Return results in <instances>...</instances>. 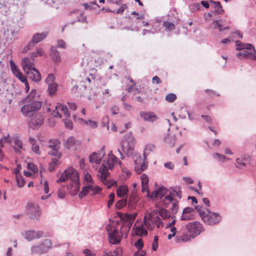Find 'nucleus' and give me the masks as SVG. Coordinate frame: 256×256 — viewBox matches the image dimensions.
Listing matches in <instances>:
<instances>
[{
	"instance_id": "obj_1",
	"label": "nucleus",
	"mask_w": 256,
	"mask_h": 256,
	"mask_svg": "<svg viewBox=\"0 0 256 256\" xmlns=\"http://www.w3.org/2000/svg\"><path fill=\"white\" fill-rule=\"evenodd\" d=\"M117 164L121 165L122 162L118 161L117 158L112 154V151H110L104 158V157L102 164L98 170V176L100 180L108 188L111 186L109 182V170H112Z\"/></svg>"
},
{
	"instance_id": "obj_28",
	"label": "nucleus",
	"mask_w": 256,
	"mask_h": 256,
	"mask_svg": "<svg viewBox=\"0 0 256 256\" xmlns=\"http://www.w3.org/2000/svg\"><path fill=\"white\" fill-rule=\"evenodd\" d=\"M168 191L164 187H160L158 189L154 190L152 194L150 197L155 198H160V200L168 194Z\"/></svg>"
},
{
	"instance_id": "obj_52",
	"label": "nucleus",
	"mask_w": 256,
	"mask_h": 256,
	"mask_svg": "<svg viewBox=\"0 0 256 256\" xmlns=\"http://www.w3.org/2000/svg\"><path fill=\"white\" fill-rule=\"evenodd\" d=\"M44 54V50L41 48H38L36 49V52H33L31 54L32 58L34 59L35 57L38 56H41Z\"/></svg>"
},
{
	"instance_id": "obj_42",
	"label": "nucleus",
	"mask_w": 256,
	"mask_h": 256,
	"mask_svg": "<svg viewBox=\"0 0 256 256\" xmlns=\"http://www.w3.org/2000/svg\"><path fill=\"white\" fill-rule=\"evenodd\" d=\"M210 2L213 7L217 8V9L216 10V12L218 14H220L223 12V10L219 2H214L211 0Z\"/></svg>"
},
{
	"instance_id": "obj_51",
	"label": "nucleus",
	"mask_w": 256,
	"mask_h": 256,
	"mask_svg": "<svg viewBox=\"0 0 256 256\" xmlns=\"http://www.w3.org/2000/svg\"><path fill=\"white\" fill-rule=\"evenodd\" d=\"M108 122H109V118L108 116H104L102 120V126H106L107 130H110V127L108 126Z\"/></svg>"
},
{
	"instance_id": "obj_27",
	"label": "nucleus",
	"mask_w": 256,
	"mask_h": 256,
	"mask_svg": "<svg viewBox=\"0 0 256 256\" xmlns=\"http://www.w3.org/2000/svg\"><path fill=\"white\" fill-rule=\"evenodd\" d=\"M172 218H173L172 221L171 222L168 224L166 227V228H170L171 232V234H168V240H171L172 237L176 236V240L177 242V236H178V233L180 230H177V228L174 226V224L176 223L175 217L174 216H172Z\"/></svg>"
},
{
	"instance_id": "obj_9",
	"label": "nucleus",
	"mask_w": 256,
	"mask_h": 256,
	"mask_svg": "<svg viewBox=\"0 0 256 256\" xmlns=\"http://www.w3.org/2000/svg\"><path fill=\"white\" fill-rule=\"evenodd\" d=\"M22 66L24 72L29 76V78L35 82H38L40 80V75L36 69L34 64L28 58H22Z\"/></svg>"
},
{
	"instance_id": "obj_11",
	"label": "nucleus",
	"mask_w": 256,
	"mask_h": 256,
	"mask_svg": "<svg viewBox=\"0 0 256 256\" xmlns=\"http://www.w3.org/2000/svg\"><path fill=\"white\" fill-rule=\"evenodd\" d=\"M26 212L29 218L34 221L39 220L42 215L39 206L34 202H29L27 204Z\"/></svg>"
},
{
	"instance_id": "obj_5",
	"label": "nucleus",
	"mask_w": 256,
	"mask_h": 256,
	"mask_svg": "<svg viewBox=\"0 0 256 256\" xmlns=\"http://www.w3.org/2000/svg\"><path fill=\"white\" fill-rule=\"evenodd\" d=\"M181 198L182 192L180 188L178 187L176 188L172 191H170L160 200L166 206H168L170 204H172V211L174 214H176L178 210L177 198L180 199Z\"/></svg>"
},
{
	"instance_id": "obj_21",
	"label": "nucleus",
	"mask_w": 256,
	"mask_h": 256,
	"mask_svg": "<svg viewBox=\"0 0 256 256\" xmlns=\"http://www.w3.org/2000/svg\"><path fill=\"white\" fill-rule=\"evenodd\" d=\"M108 240L110 244H118L120 242L122 238V234L117 229L114 228L111 231H110L108 229Z\"/></svg>"
},
{
	"instance_id": "obj_58",
	"label": "nucleus",
	"mask_w": 256,
	"mask_h": 256,
	"mask_svg": "<svg viewBox=\"0 0 256 256\" xmlns=\"http://www.w3.org/2000/svg\"><path fill=\"white\" fill-rule=\"evenodd\" d=\"M84 181L88 182V184H91L92 183V178L90 174L88 173H84Z\"/></svg>"
},
{
	"instance_id": "obj_56",
	"label": "nucleus",
	"mask_w": 256,
	"mask_h": 256,
	"mask_svg": "<svg viewBox=\"0 0 256 256\" xmlns=\"http://www.w3.org/2000/svg\"><path fill=\"white\" fill-rule=\"evenodd\" d=\"M213 28H218L220 31L222 30V25L220 24V20H214L213 22Z\"/></svg>"
},
{
	"instance_id": "obj_25",
	"label": "nucleus",
	"mask_w": 256,
	"mask_h": 256,
	"mask_svg": "<svg viewBox=\"0 0 256 256\" xmlns=\"http://www.w3.org/2000/svg\"><path fill=\"white\" fill-rule=\"evenodd\" d=\"M79 144L80 142L78 140L74 137L70 136L64 142V146L67 150H74L76 149Z\"/></svg>"
},
{
	"instance_id": "obj_14",
	"label": "nucleus",
	"mask_w": 256,
	"mask_h": 256,
	"mask_svg": "<svg viewBox=\"0 0 256 256\" xmlns=\"http://www.w3.org/2000/svg\"><path fill=\"white\" fill-rule=\"evenodd\" d=\"M102 190L100 186L94 185L92 184H88L87 186L82 188V191L78 194L80 198H82L88 194L92 192L91 195H96L99 194Z\"/></svg>"
},
{
	"instance_id": "obj_32",
	"label": "nucleus",
	"mask_w": 256,
	"mask_h": 256,
	"mask_svg": "<svg viewBox=\"0 0 256 256\" xmlns=\"http://www.w3.org/2000/svg\"><path fill=\"white\" fill-rule=\"evenodd\" d=\"M44 253H46L52 248V243L50 239H44L39 242Z\"/></svg>"
},
{
	"instance_id": "obj_40",
	"label": "nucleus",
	"mask_w": 256,
	"mask_h": 256,
	"mask_svg": "<svg viewBox=\"0 0 256 256\" xmlns=\"http://www.w3.org/2000/svg\"><path fill=\"white\" fill-rule=\"evenodd\" d=\"M212 156L216 160L222 162H225L227 160H229V158L226 157L225 156L216 152L213 154Z\"/></svg>"
},
{
	"instance_id": "obj_13",
	"label": "nucleus",
	"mask_w": 256,
	"mask_h": 256,
	"mask_svg": "<svg viewBox=\"0 0 256 256\" xmlns=\"http://www.w3.org/2000/svg\"><path fill=\"white\" fill-rule=\"evenodd\" d=\"M4 142L8 143H13L14 145V148L16 153L20 154L22 150H24V146L22 140L18 136H14L10 138L9 135L4 136L3 138Z\"/></svg>"
},
{
	"instance_id": "obj_64",
	"label": "nucleus",
	"mask_w": 256,
	"mask_h": 256,
	"mask_svg": "<svg viewBox=\"0 0 256 256\" xmlns=\"http://www.w3.org/2000/svg\"><path fill=\"white\" fill-rule=\"evenodd\" d=\"M146 252L142 250H138L135 252L134 256H145Z\"/></svg>"
},
{
	"instance_id": "obj_10",
	"label": "nucleus",
	"mask_w": 256,
	"mask_h": 256,
	"mask_svg": "<svg viewBox=\"0 0 256 256\" xmlns=\"http://www.w3.org/2000/svg\"><path fill=\"white\" fill-rule=\"evenodd\" d=\"M25 104L21 108V111L25 116H32L41 108L42 103L38 100H25Z\"/></svg>"
},
{
	"instance_id": "obj_8",
	"label": "nucleus",
	"mask_w": 256,
	"mask_h": 256,
	"mask_svg": "<svg viewBox=\"0 0 256 256\" xmlns=\"http://www.w3.org/2000/svg\"><path fill=\"white\" fill-rule=\"evenodd\" d=\"M196 209L206 224L211 226L216 225L222 220L221 216L218 212H212L208 210H206L205 211L202 210L201 208L199 206H196Z\"/></svg>"
},
{
	"instance_id": "obj_53",
	"label": "nucleus",
	"mask_w": 256,
	"mask_h": 256,
	"mask_svg": "<svg viewBox=\"0 0 256 256\" xmlns=\"http://www.w3.org/2000/svg\"><path fill=\"white\" fill-rule=\"evenodd\" d=\"M176 95L172 93L169 94L166 96V100L170 102H173L176 99Z\"/></svg>"
},
{
	"instance_id": "obj_63",
	"label": "nucleus",
	"mask_w": 256,
	"mask_h": 256,
	"mask_svg": "<svg viewBox=\"0 0 256 256\" xmlns=\"http://www.w3.org/2000/svg\"><path fill=\"white\" fill-rule=\"evenodd\" d=\"M83 253L85 254V256H95V254L88 249L84 250Z\"/></svg>"
},
{
	"instance_id": "obj_29",
	"label": "nucleus",
	"mask_w": 256,
	"mask_h": 256,
	"mask_svg": "<svg viewBox=\"0 0 256 256\" xmlns=\"http://www.w3.org/2000/svg\"><path fill=\"white\" fill-rule=\"evenodd\" d=\"M140 114L144 121L154 122L158 119V116L152 112H142Z\"/></svg>"
},
{
	"instance_id": "obj_50",
	"label": "nucleus",
	"mask_w": 256,
	"mask_h": 256,
	"mask_svg": "<svg viewBox=\"0 0 256 256\" xmlns=\"http://www.w3.org/2000/svg\"><path fill=\"white\" fill-rule=\"evenodd\" d=\"M126 203L127 200H126L122 199L116 202V206L117 208L120 209L124 207L126 204Z\"/></svg>"
},
{
	"instance_id": "obj_22",
	"label": "nucleus",
	"mask_w": 256,
	"mask_h": 256,
	"mask_svg": "<svg viewBox=\"0 0 256 256\" xmlns=\"http://www.w3.org/2000/svg\"><path fill=\"white\" fill-rule=\"evenodd\" d=\"M145 226L148 228L144 223L139 224L136 222L132 228V234L140 236H146L148 232Z\"/></svg>"
},
{
	"instance_id": "obj_20",
	"label": "nucleus",
	"mask_w": 256,
	"mask_h": 256,
	"mask_svg": "<svg viewBox=\"0 0 256 256\" xmlns=\"http://www.w3.org/2000/svg\"><path fill=\"white\" fill-rule=\"evenodd\" d=\"M22 234L26 240L30 242L42 238L44 235V232L40 230H28L24 232Z\"/></svg>"
},
{
	"instance_id": "obj_2",
	"label": "nucleus",
	"mask_w": 256,
	"mask_h": 256,
	"mask_svg": "<svg viewBox=\"0 0 256 256\" xmlns=\"http://www.w3.org/2000/svg\"><path fill=\"white\" fill-rule=\"evenodd\" d=\"M70 180L68 185V192L72 196L76 194L80 190V178L78 172L72 166H68L56 182L60 183Z\"/></svg>"
},
{
	"instance_id": "obj_36",
	"label": "nucleus",
	"mask_w": 256,
	"mask_h": 256,
	"mask_svg": "<svg viewBox=\"0 0 256 256\" xmlns=\"http://www.w3.org/2000/svg\"><path fill=\"white\" fill-rule=\"evenodd\" d=\"M154 148L155 146L152 144H148L146 146L143 153L144 159H146L147 156L154 150Z\"/></svg>"
},
{
	"instance_id": "obj_45",
	"label": "nucleus",
	"mask_w": 256,
	"mask_h": 256,
	"mask_svg": "<svg viewBox=\"0 0 256 256\" xmlns=\"http://www.w3.org/2000/svg\"><path fill=\"white\" fill-rule=\"evenodd\" d=\"M122 252L120 248H118L114 252H110L104 254V256H118Z\"/></svg>"
},
{
	"instance_id": "obj_38",
	"label": "nucleus",
	"mask_w": 256,
	"mask_h": 256,
	"mask_svg": "<svg viewBox=\"0 0 256 256\" xmlns=\"http://www.w3.org/2000/svg\"><path fill=\"white\" fill-rule=\"evenodd\" d=\"M48 91L50 95H54L56 94L57 91L58 85L56 83H53L48 84Z\"/></svg>"
},
{
	"instance_id": "obj_15",
	"label": "nucleus",
	"mask_w": 256,
	"mask_h": 256,
	"mask_svg": "<svg viewBox=\"0 0 256 256\" xmlns=\"http://www.w3.org/2000/svg\"><path fill=\"white\" fill-rule=\"evenodd\" d=\"M137 215L136 212H134L131 214H126L124 218V223L122 226V232H128L134 220L136 217Z\"/></svg>"
},
{
	"instance_id": "obj_41",
	"label": "nucleus",
	"mask_w": 256,
	"mask_h": 256,
	"mask_svg": "<svg viewBox=\"0 0 256 256\" xmlns=\"http://www.w3.org/2000/svg\"><path fill=\"white\" fill-rule=\"evenodd\" d=\"M176 141V136H167L164 138V142L170 146H173L174 145Z\"/></svg>"
},
{
	"instance_id": "obj_44",
	"label": "nucleus",
	"mask_w": 256,
	"mask_h": 256,
	"mask_svg": "<svg viewBox=\"0 0 256 256\" xmlns=\"http://www.w3.org/2000/svg\"><path fill=\"white\" fill-rule=\"evenodd\" d=\"M163 26H164L167 31H171L174 29L175 26L174 24L168 21H164L163 22Z\"/></svg>"
},
{
	"instance_id": "obj_34",
	"label": "nucleus",
	"mask_w": 256,
	"mask_h": 256,
	"mask_svg": "<svg viewBox=\"0 0 256 256\" xmlns=\"http://www.w3.org/2000/svg\"><path fill=\"white\" fill-rule=\"evenodd\" d=\"M128 192V188L126 185L119 186L116 190L117 196L120 198L124 197Z\"/></svg>"
},
{
	"instance_id": "obj_16",
	"label": "nucleus",
	"mask_w": 256,
	"mask_h": 256,
	"mask_svg": "<svg viewBox=\"0 0 256 256\" xmlns=\"http://www.w3.org/2000/svg\"><path fill=\"white\" fill-rule=\"evenodd\" d=\"M48 34L47 32H42L41 33H36L34 34L32 42H30L27 46L24 48V52H27L28 50H30L31 47L34 46V44L40 42L44 38H45Z\"/></svg>"
},
{
	"instance_id": "obj_17",
	"label": "nucleus",
	"mask_w": 256,
	"mask_h": 256,
	"mask_svg": "<svg viewBox=\"0 0 256 256\" xmlns=\"http://www.w3.org/2000/svg\"><path fill=\"white\" fill-rule=\"evenodd\" d=\"M104 155V148L103 146L98 152H94L89 156V161L92 164H99Z\"/></svg>"
},
{
	"instance_id": "obj_60",
	"label": "nucleus",
	"mask_w": 256,
	"mask_h": 256,
	"mask_svg": "<svg viewBox=\"0 0 256 256\" xmlns=\"http://www.w3.org/2000/svg\"><path fill=\"white\" fill-rule=\"evenodd\" d=\"M114 198V194L111 193L109 196V200L108 202V207L110 208L112 204Z\"/></svg>"
},
{
	"instance_id": "obj_26",
	"label": "nucleus",
	"mask_w": 256,
	"mask_h": 256,
	"mask_svg": "<svg viewBox=\"0 0 256 256\" xmlns=\"http://www.w3.org/2000/svg\"><path fill=\"white\" fill-rule=\"evenodd\" d=\"M194 210L192 208L187 207L183 210L180 219L182 220H191L194 218Z\"/></svg>"
},
{
	"instance_id": "obj_33",
	"label": "nucleus",
	"mask_w": 256,
	"mask_h": 256,
	"mask_svg": "<svg viewBox=\"0 0 256 256\" xmlns=\"http://www.w3.org/2000/svg\"><path fill=\"white\" fill-rule=\"evenodd\" d=\"M28 142L31 145V149L32 151L37 154H40V147L38 144L36 143V140L32 137L28 138Z\"/></svg>"
},
{
	"instance_id": "obj_19",
	"label": "nucleus",
	"mask_w": 256,
	"mask_h": 256,
	"mask_svg": "<svg viewBox=\"0 0 256 256\" xmlns=\"http://www.w3.org/2000/svg\"><path fill=\"white\" fill-rule=\"evenodd\" d=\"M44 120L43 115L38 113L30 118L28 122L29 126L34 130H37L42 125Z\"/></svg>"
},
{
	"instance_id": "obj_23",
	"label": "nucleus",
	"mask_w": 256,
	"mask_h": 256,
	"mask_svg": "<svg viewBox=\"0 0 256 256\" xmlns=\"http://www.w3.org/2000/svg\"><path fill=\"white\" fill-rule=\"evenodd\" d=\"M62 112L66 118L70 116V114L68 112V108L66 106L62 105L60 104H58L56 106L54 110L52 112V115L54 117L58 116L59 118H62V116L60 114L59 112Z\"/></svg>"
},
{
	"instance_id": "obj_4",
	"label": "nucleus",
	"mask_w": 256,
	"mask_h": 256,
	"mask_svg": "<svg viewBox=\"0 0 256 256\" xmlns=\"http://www.w3.org/2000/svg\"><path fill=\"white\" fill-rule=\"evenodd\" d=\"M204 228L202 224L198 222H189L178 231L177 242H186L199 235Z\"/></svg>"
},
{
	"instance_id": "obj_7",
	"label": "nucleus",
	"mask_w": 256,
	"mask_h": 256,
	"mask_svg": "<svg viewBox=\"0 0 256 256\" xmlns=\"http://www.w3.org/2000/svg\"><path fill=\"white\" fill-rule=\"evenodd\" d=\"M135 146V138L131 132L126 134L120 142L121 150L118 149V152L120 156V158H124V154L130 156L132 154Z\"/></svg>"
},
{
	"instance_id": "obj_24",
	"label": "nucleus",
	"mask_w": 256,
	"mask_h": 256,
	"mask_svg": "<svg viewBox=\"0 0 256 256\" xmlns=\"http://www.w3.org/2000/svg\"><path fill=\"white\" fill-rule=\"evenodd\" d=\"M251 160L250 156L246 154H242L240 157L236 158L235 166L238 168H242L246 166V162L250 163Z\"/></svg>"
},
{
	"instance_id": "obj_49",
	"label": "nucleus",
	"mask_w": 256,
	"mask_h": 256,
	"mask_svg": "<svg viewBox=\"0 0 256 256\" xmlns=\"http://www.w3.org/2000/svg\"><path fill=\"white\" fill-rule=\"evenodd\" d=\"M55 76L53 74H48V77L46 78L45 81L47 84L56 83L54 82Z\"/></svg>"
},
{
	"instance_id": "obj_31",
	"label": "nucleus",
	"mask_w": 256,
	"mask_h": 256,
	"mask_svg": "<svg viewBox=\"0 0 256 256\" xmlns=\"http://www.w3.org/2000/svg\"><path fill=\"white\" fill-rule=\"evenodd\" d=\"M30 252L32 255H41L44 254L39 242L32 244L30 248Z\"/></svg>"
},
{
	"instance_id": "obj_6",
	"label": "nucleus",
	"mask_w": 256,
	"mask_h": 256,
	"mask_svg": "<svg viewBox=\"0 0 256 256\" xmlns=\"http://www.w3.org/2000/svg\"><path fill=\"white\" fill-rule=\"evenodd\" d=\"M236 50L240 51L236 56L240 59H256V51L254 46L250 44H244L240 40L235 42Z\"/></svg>"
},
{
	"instance_id": "obj_47",
	"label": "nucleus",
	"mask_w": 256,
	"mask_h": 256,
	"mask_svg": "<svg viewBox=\"0 0 256 256\" xmlns=\"http://www.w3.org/2000/svg\"><path fill=\"white\" fill-rule=\"evenodd\" d=\"M190 10L192 12L200 10L201 6L199 3H193L190 5Z\"/></svg>"
},
{
	"instance_id": "obj_57",
	"label": "nucleus",
	"mask_w": 256,
	"mask_h": 256,
	"mask_svg": "<svg viewBox=\"0 0 256 256\" xmlns=\"http://www.w3.org/2000/svg\"><path fill=\"white\" fill-rule=\"evenodd\" d=\"M158 236H154V242H153L152 244V250H154V251H156L158 249Z\"/></svg>"
},
{
	"instance_id": "obj_62",
	"label": "nucleus",
	"mask_w": 256,
	"mask_h": 256,
	"mask_svg": "<svg viewBox=\"0 0 256 256\" xmlns=\"http://www.w3.org/2000/svg\"><path fill=\"white\" fill-rule=\"evenodd\" d=\"M64 123L65 126L66 128L70 129V130L72 128V124L70 120H69L68 119H66L64 120Z\"/></svg>"
},
{
	"instance_id": "obj_18",
	"label": "nucleus",
	"mask_w": 256,
	"mask_h": 256,
	"mask_svg": "<svg viewBox=\"0 0 256 256\" xmlns=\"http://www.w3.org/2000/svg\"><path fill=\"white\" fill-rule=\"evenodd\" d=\"M60 142L58 139L52 140L48 142V147L51 149L49 154L52 156H56L58 158H61L62 153L59 152Z\"/></svg>"
},
{
	"instance_id": "obj_46",
	"label": "nucleus",
	"mask_w": 256,
	"mask_h": 256,
	"mask_svg": "<svg viewBox=\"0 0 256 256\" xmlns=\"http://www.w3.org/2000/svg\"><path fill=\"white\" fill-rule=\"evenodd\" d=\"M27 168L28 170L32 171L33 174L38 172V167L32 163H28L27 164Z\"/></svg>"
},
{
	"instance_id": "obj_43",
	"label": "nucleus",
	"mask_w": 256,
	"mask_h": 256,
	"mask_svg": "<svg viewBox=\"0 0 256 256\" xmlns=\"http://www.w3.org/2000/svg\"><path fill=\"white\" fill-rule=\"evenodd\" d=\"M38 94L35 90H32L30 92V94L27 96V97L26 98V100H38Z\"/></svg>"
},
{
	"instance_id": "obj_37",
	"label": "nucleus",
	"mask_w": 256,
	"mask_h": 256,
	"mask_svg": "<svg viewBox=\"0 0 256 256\" xmlns=\"http://www.w3.org/2000/svg\"><path fill=\"white\" fill-rule=\"evenodd\" d=\"M58 158H54L52 160V161L50 162L49 164L48 170L50 172L54 171L55 170L56 166L60 164Z\"/></svg>"
},
{
	"instance_id": "obj_54",
	"label": "nucleus",
	"mask_w": 256,
	"mask_h": 256,
	"mask_svg": "<svg viewBox=\"0 0 256 256\" xmlns=\"http://www.w3.org/2000/svg\"><path fill=\"white\" fill-rule=\"evenodd\" d=\"M140 180L142 185H148L149 180L146 174H144L140 176Z\"/></svg>"
},
{
	"instance_id": "obj_35",
	"label": "nucleus",
	"mask_w": 256,
	"mask_h": 256,
	"mask_svg": "<svg viewBox=\"0 0 256 256\" xmlns=\"http://www.w3.org/2000/svg\"><path fill=\"white\" fill-rule=\"evenodd\" d=\"M140 198L138 194L134 192H132L128 200L129 204L132 207H134L138 202Z\"/></svg>"
},
{
	"instance_id": "obj_3",
	"label": "nucleus",
	"mask_w": 256,
	"mask_h": 256,
	"mask_svg": "<svg viewBox=\"0 0 256 256\" xmlns=\"http://www.w3.org/2000/svg\"><path fill=\"white\" fill-rule=\"evenodd\" d=\"M160 216L164 220H168L171 217L170 212L164 208L154 210L144 216V224L148 230H154L155 226L158 228L164 226V224L160 218Z\"/></svg>"
},
{
	"instance_id": "obj_55",
	"label": "nucleus",
	"mask_w": 256,
	"mask_h": 256,
	"mask_svg": "<svg viewBox=\"0 0 256 256\" xmlns=\"http://www.w3.org/2000/svg\"><path fill=\"white\" fill-rule=\"evenodd\" d=\"M78 14L79 16L78 17L77 21L83 22H86V16H84L82 12L78 11Z\"/></svg>"
},
{
	"instance_id": "obj_12",
	"label": "nucleus",
	"mask_w": 256,
	"mask_h": 256,
	"mask_svg": "<svg viewBox=\"0 0 256 256\" xmlns=\"http://www.w3.org/2000/svg\"><path fill=\"white\" fill-rule=\"evenodd\" d=\"M132 158L134 163V170L137 174H140L147 168L148 162L144 158L142 159L140 154H134Z\"/></svg>"
},
{
	"instance_id": "obj_39",
	"label": "nucleus",
	"mask_w": 256,
	"mask_h": 256,
	"mask_svg": "<svg viewBox=\"0 0 256 256\" xmlns=\"http://www.w3.org/2000/svg\"><path fill=\"white\" fill-rule=\"evenodd\" d=\"M51 55L53 60L56 62H58L60 61V54L56 50H54L52 48L51 50Z\"/></svg>"
},
{
	"instance_id": "obj_61",
	"label": "nucleus",
	"mask_w": 256,
	"mask_h": 256,
	"mask_svg": "<svg viewBox=\"0 0 256 256\" xmlns=\"http://www.w3.org/2000/svg\"><path fill=\"white\" fill-rule=\"evenodd\" d=\"M134 246L138 249V250H141L142 248L143 247V242L141 239L138 240H137Z\"/></svg>"
},
{
	"instance_id": "obj_48",
	"label": "nucleus",
	"mask_w": 256,
	"mask_h": 256,
	"mask_svg": "<svg viewBox=\"0 0 256 256\" xmlns=\"http://www.w3.org/2000/svg\"><path fill=\"white\" fill-rule=\"evenodd\" d=\"M16 178L17 185L19 188H22L24 185L25 182L22 176L16 175Z\"/></svg>"
},
{
	"instance_id": "obj_30",
	"label": "nucleus",
	"mask_w": 256,
	"mask_h": 256,
	"mask_svg": "<svg viewBox=\"0 0 256 256\" xmlns=\"http://www.w3.org/2000/svg\"><path fill=\"white\" fill-rule=\"evenodd\" d=\"M10 66L12 74L20 80L25 76L20 72L13 60H10Z\"/></svg>"
},
{
	"instance_id": "obj_59",
	"label": "nucleus",
	"mask_w": 256,
	"mask_h": 256,
	"mask_svg": "<svg viewBox=\"0 0 256 256\" xmlns=\"http://www.w3.org/2000/svg\"><path fill=\"white\" fill-rule=\"evenodd\" d=\"M84 8L86 10H91L92 7L94 6H95L96 7H98V4L96 2H93L90 4H84Z\"/></svg>"
}]
</instances>
